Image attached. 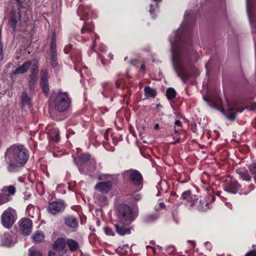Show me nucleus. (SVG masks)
I'll list each match as a JSON object with an SVG mask.
<instances>
[{
  "label": "nucleus",
  "mask_w": 256,
  "mask_h": 256,
  "mask_svg": "<svg viewBox=\"0 0 256 256\" xmlns=\"http://www.w3.org/2000/svg\"><path fill=\"white\" fill-rule=\"evenodd\" d=\"M4 158L8 170L16 172L27 162L28 151L22 145H12L7 148Z\"/></svg>",
  "instance_id": "f257e3e1"
},
{
  "label": "nucleus",
  "mask_w": 256,
  "mask_h": 256,
  "mask_svg": "<svg viewBox=\"0 0 256 256\" xmlns=\"http://www.w3.org/2000/svg\"><path fill=\"white\" fill-rule=\"evenodd\" d=\"M182 32L181 29L178 30L174 34V40L170 38V42L172 44L174 68L177 72L178 76L184 80L187 78V76L185 75V73L181 66L185 56L184 48L182 45L183 40L181 36V33Z\"/></svg>",
  "instance_id": "f03ea898"
},
{
  "label": "nucleus",
  "mask_w": 256,
  "mask_h": 256,
  "mask_svg": "<svg viewBox=\"0 0 256 256\" xmlns=\"http://www.w3.org/2000/svg\"><path fill=\"white\" fill-rule=\"evenodd\" d=\"M120 222L115 226L116 232L121 236L130 234V230L126 226L129 225L138 216V210L132 209L126 204H121L118 208Z\"/></svg>",
  "instance_id": "7ed1b4c3"
},
{
  "label": "nucleus",
  "mask_w": 256,
  "mask_h": 256,
  "mask_svg": "<svg viewBox=\"0 0 256 256\" xmlns=\"http://www.w3.org/2000/svg\"><path fill=\"white\" fill-rule=\"evenodd\" d=\"M70 99L66 92L59 90L54 99V108L60 112H64L69 106Z\"/></svg>",
  "instance_id": "20e7f679"
},
{
  "label": "nucleus",
  "mask_w": 256,
  "mask_h": 256,
  "mask_svg": "<svg viewBox=\"0 0 256 256\" xmlns=\"http://www.w3.org/2000/svg\"><path fill=\"white\" fill-rule=\"evenodd\" d=\"M2 225L8 228H10L16 219V214L14 210L8 208L6 210L1 216Z\"/></svg>",
  "instance_id": "39448f33"
},
{
  "label": "nucleus",
  "mask_w": 256,
  "mask_h": 256,
  "mask_svg": "<svg viewBox=\"0 0 256 256\" xmlns=\"http://www.w3.org/2000/svg\"><path fill=\"white\" fill-rule=\"evenodd\" d=\"M122 174L124 178L128 179L134 185L138 186L142 182V174L136 170H128L125 171Z\"/></svg>",
  "instance_id": "423d86ee"
},
{
  "label": "nucleus",
  "mask_w": 256,
  "mask_h": 256,
  "mask_svg": "<svg viewBox=\"0 0 256 256\" xmlns=\"http://www.w3.org/2000/svg\"><path fill=\"white\" fill-rule=\"evenodd\" d=\"M32 222L28 218H24L21 220L20 224V232L25 236L29 235L32 230Z\"/></svg>",
  "instance_id": "0eeeda50"
},
{
  "label": "nucleus",
  "mask_w": 256,
  "mask_h": 256,
  "mask_svg": "<svg viewBox=\"0 0 256 256\" xmlns=\"http://www.w3.org/2000/svg\"><path fill=\"white\" fill-rule=\"evenodd\" d=\"M64 208L65 204L63 202L54 201L49 204L48 210L49 213L55 214L63 211Z\"/></svg>",
  "instance_id": "6e6552de"
},
{
  "label": "nucleus",
  "mask_w": 256,
  "mask_h": 256,
  "mask_svg": "<svg viewBox=\"0 0 256 256\" xmlns=\"http://www.w3.org/2000/svg\"><path fill=\"white\" fill-rule=\"evenodd\" d=\"M182 200L185 201V204L190 207L194 205L198 200V198L196 195H193L189 190L184 192L181 196Z\"/></svg>",
  "instance_id": "1a4fd4ad"
},
{
  "label": "nucleus",
  "mask_w": 256,
  "mask_h": 256,
  "mask_svg": "<svg viewBox=\"0 0 256 256\" xmlns=\"http://www.w3.org/2000/svg\"><path fill=\"white\" fill-rule=\"evenodd\" d=\"M240 186L234 180L230 178L226 180V183L224 186L225 191L232 194H236Z\"/></svg>",
  "instance_id": "9d476101"
},
{
  "label": "nucleus",
  "mask_w": 256,
  "mask_h": 256,
  "mask_svg": "<svg viewBox=\"0 0 256 256\" xmlns=\"http://www.w3.org/2000/svg\"><path fill=\"white\" fill-rule=\"evenodd\" d=\"M40 86L43 92L45 94L49 92V88L48 81V72L46 70H43L40 72Z\"/></svg>",
  "instance_id": "9b49d317"
},
{
  "label": "nucleus",
  "mask_w": 256,
  "mask_h": 256,
  "mask_svg": "<svg viewBox=\"0 0 256 256\" xmlns=\"http://www.w3.org/2000/svg\"><path fill=\"white\" fill-rule=\"evenodd\" d=\"M95 189L102 193H107L112 188V183L110 181L100 182L95 186Z\"/></svg>",
  "instance_id": "f8f14e48"
},
{
  "label": "nucleus",
  "mask_w": 256,
  "mask_h": 256,
  "mask_svg": "<svg viewBox=\"0 0 256 256\" xmlns=\"http://www.w3.org/2000/svg\"><path fill=\"white\" fill-rule=\"evenodd\" d=\"M38 69L36 67L33 68L30 70V89L31 92L34 90V84L37 80L36 74H38Z\"/></svg>",
  "instance_id": "ddd939ff"
},
{
  "label": "nucleus",
  "mask_w": 256,
  "mask_h": 256,
  "mask_svg": "<svg viewBox=\"0 0 256 256\" xmlns=\"http://www.w3.org/2000/svg\"><path fill=\"white\" fill-rule=\"evenodd\" d=\"M32 62L30 61H26L24 62L22 66L18 67L14 72V74H22L28 71L30 68Z\"/></svg>",
  "instance_id": "4468645a"
},
{
  "label": "nucleus",
  "mask_w": 256,
  "mask_h": 256,
  "mask_svg": "<svg viewBox=\"0 0 256 256\" xmlns=\"http://www.w3.org/2000/svg\"><path fill=\"white\" fill-rule=\"evenodd\" d=\"M65 224L69 228H74L78 226L77 220L72 216H68L64 218Z\"/></svg>",
  "instance_id": "2eb2a0df"
},
{
  "label": "nucleus",
  "mask_w": 256,
  "mask_h": 256,
  "mask_svg": "<svg viewBox=\"0 0 256 256\" xmlns=\"http://www.w3.org/2000/svg\"><path fill=\"white\" fill-rule=\"evenodd\" d=\"M236 172L242 180H245L248 182L250 181L251 177L249 175L246 168H240L236 170Z\"/></svg>",
  "instance_id": "dca6fc26"
},
{
  "label": "nucleus",
  "mask_w": 256,
  "mask_h": 256,
  "mask_svg": "<svg viewBox=\"0 0 256 256\" xmlns=\"http://www.w3.org/2000/svg\"><path fill=\"white\" fill-rule=\"evenodd\" d=\"M0 239L3 246H10L12 244V237L8 234L2 235Z\"/></svg>",
  "instance_id": "f3484780"
},
{
  "label": "nucleus",
  "mask_w": 256,
  "mask_h": 256,
  "mask_svg": "<svg viewBox=\"0 0 256 256\" xmlns=\"http://www.w3.org/2000/svg\"><path fill=\"white\" fill-rule=\"evenodd\" d=\"M66 242L62 238H58L54 244V248L57 250H62L66 246Z\"/></svg>",
  "instance_id": "a211bd4d"
},
{
  "label": "nucleus",
  "mask_w": 256,
  "mask_h": 256,
  "mask_svg": "<svg viewBox=\"0 0 256 256\" xmlns=\"http://www.w3.org/2000/svg\"><path fill=\"white\" fill-rule=\"evenodd\" d=\"M22 108L27 106L28 108L31 107V100L30 98L28 96L27 94L24 92L22 95Z\"/></svg>",
  "instance_id": "6ab92c4d"
},
{
  "label": "nucleus",
  "mask_w": 256,
  "mask_h": 256,
  "mask_svg": "<svg viewBox=\"0 0 256 256\" xmlns=\"http://www.w3.org/2000/svg\"><path fill=\"white\" fill-rule=\"evenodd\" d=\"M50 138L54 142H58L60 140V132L56 128L52 129L50 132H48Z\"/></svg>",
  "instance_id": "aec40b11"
},
{
  "label": "nucleus",
  "mask_w": 256,
  "mask_h": 256,
  "mask_svg": "<svg viewBox=\"0 0 256 256\" xmlns=\"http://www.w3.org/2000/svg\"><path fill=\"white\" fill-rule=\"evenodd\" d=\"M67 244L71 252L76 251L79 248L78 243L72 239L68 240Z\"/></svg>",
  "instance_id": "412c9836"
},
{
  "label": "nucleus",
  "mask_w": 256,
  "mask_h": 256,
  "mask_svg": "<svg viewBox=\"0 0 256 256\" xmlns=\"http://www.w3.org/2000/svg\"><path fill=\"white\" fill-rule=\"evenodd\" d=\"M144 91L146 97L154 98L156 94V91L150 86H146L144 89Z\"/></svg>",
  "instance_id": "4be33fe9"
},
{
  "label": "nucleus",
  "mask_w": 256,
  "mask_h": 256,
  "mask_svg": "<svg viewBox=\"0 0 256 256\" xmlns=\"http://www.w3.org/2000/svg\"><path fill=\"white\" fill-rule=\"evenodd\" d=\"M237 112L232 108H228L227 111V118L230 120H234Z\"/></svg>",
  "instance_id": "5701e85b"
},
{
  "label": "nucleus",
  "mask_w": 256,
  "mask_h": 256,
  "mask_svg": "<svg viewBox=\"0 0 256 256\" xmlns=\"http://www.w3.org/2000/svg\"><path fill=\"white\" fill-rule=\"evenodd\" d=\"M10 200V198L9 194L5 192H2L0 194V205L8 202Z\"/></svg>",
  "instance_id": "b1692460"
},
{
  "label": "nucleus",
  "mask_w": 256,
  "mask_h": 256,
  "mask_svg": "<svg viewBox=\"0 0 256 256\" xmlns=\"http://www.w3.org/2000/svg\"><path fill=\"white\" fill-rule=\"evenodd\" d=\"M94 28L93 25L92 24H86L84 26L81 30L82 34H85L86 32L92 33Z\"/></svg>",
  "instance_id": "393cba45"
},
{
  "label": "nucleus",
  "mask_w": 256,
  "mask_h": 256,
  "mask_svg": "<svg viewBox=\"0 0 256 256\" xmlns=\"http://www.w3.org/2000/svg\"><path fill=\"white\" fill-rule=\"evenodd\" d=\"M33 240L35 242H42L44 238V234L41 232H38L32 236Z\"/></svg>",
  "instance_id": "a878e982"
},
{
  "label": "nucleus",
  "mask_w": 256,
  "mask_h": 256,
  "mask_svg": "<svg viewBox=\"0 0 256 256\" xmlns=\"http://www.w3.org/2000/svg\"><path fill=\"white\" fill-rule=\"evenodd\" d=\"M198 208L200 211H204L208 209V203L205 200H200Z\"/></svg>",
  "instance_id": "bb28decb"
},
{
  "label": "nucleus",
  "mask_w": 256,
  "mask_h": 256,
  "mask_svg": "<svg viewBox=\"0 0 256 256\" xmlns=\"http://www.w3.org/2000/svg\"><path fill=\"white\" fill-rule=\"evenodd\" d=\"M166 95L168 100L172 99L176 96V92L173 88H170L166 90Z\"/></svg>",
  "instance_id": "cd10ccee"
},
{
  "label": "nucleus",
  "mask_w": 256,
  "mask_h": 256,
  "mask_svg": "<svg viewBox=\"0 0 256 256\" xmlns=\"http://www.w3.org/2000/svg\"><path fill=\"white\" fill-rule=\"evenodd\" d=\"M2 192H8L10 195H14L16 191V188L14 186H9L2 188Z\"/></svg>",
  "instance_id": "c85d7f7f"
},
{
  "label": "nucleus",
  "mask_w": 256,
  "mask_h": 256,
  "mask_svg": "<svg viewBox=\"0 0 256 256\" xmlns=\"http://www.w3.org/2000/svg\"><path fill=\"white\" fill-rule=\"evenodd\" d=\"M84 7L82 6H80L78 10V14L81 17V20H84V18L87 16L88 12L84 10Z\"/></svg>",
  "instance_id": "c756f323"
},
{
  "label": "nucleus",
  "mask_w": 256,
  "mask_h": 256,
  "mask_svg": "<svg viewBox=\"0 0 256 256\" xmlns=\"http://www.w3.org/2000/svg\"><path fill=\"white\" fill-rule=\"evenodd\" d=\"M18 20L14 16L10 18V19L9 20L8 24L9 25L13 28V30H14L16 26Z\"/></svg>",
  "instance_id": "7c9ffc66"
},
{
  "label": "nucleus",
  "mask_w": 256,
  "mask_h": 256,
  "mask_svg": "<svg viewBox=\"0 0 256 256\" xmlns=\"http://www.w3.org/2000/svg\"><path fill=\"white\" fill-rule=\"evenodd\" d=\"M249 170L252 174L254 175V180L256 182V164H252L249 167Z\"/></svg>",
  "instance_id": "2f4dec72"
},
{
  "label": "nucleus",
  "mask_w": 256,
  "mask_h": 256,
  "mask_svg": "<svg viewBox=\"0 0 256 256\" xmlns=\"http://www.w3.org/2000/svg\"><path fill=\"white\" fill-rule=\"evenodd\" d=\"M158 218V216L156 214L148 215L146 218V220L148 222H151Z\"/></svg>",
  "instance_id": "473e14b6"
},
{
  "label": "nucleus",
  "mask_w": 256,
  "mask_h": 256,
  "mask_svg": "<svg viewBox=\"0 0 256 256\" xmlns=\"http://www.w3.org/2000/svg\"><path fill=\"white\" fill-rule=\"evenodd\" d=\"M90 156L88 154H84L80 156V159L82 162H85L90 160Z\"/></svg>",
  "instance_id": "72a5a7b5"
},
{
  "label": "nucleus",
  "mask_w": 256,
  "mask_h": 256,
  "mask_svg": "<svg viewBox=\"0 0 256 256\" xmlns=\"http://www.w3.org/2000/svg\"><path fill=\"white\" fill-rule=\"evenodd\" d=\"M1 34H2V30L0 29V59L2 60L3 58H4V56H3L2 44L1 43Z\"/></svg>",
  "instance_id": "f704fd0d"
},
{
  "label": "nucleus",
  "mask_w": 256,
  "mask_h": 256,
  "mask_svg": "<svg viewBox=\"0 0 256 256\" xmlns=\"http://www.w3.org/2000/svg\"><path fill=\"white\" fill-rule=\"evenodd\" d=\"M104 230L106 235H109V236H114V232L110 228H104Z\"/></svg>",
  "instance_id": "c9c22d12"
},
{
  "label": "nucleus",
  "mask_w": 256,
  "mask_h": 256,
  "mask_svg": "<svg viewBox=\"0 0 256 256\" xmlns=\"http://www.w3.org/2000/svg\"><path fill=\"white\" fill-rule=\"evenodd\" d=\"M50 62L52 66L53 67H56L58 65L56 56L52 58V56H50Z\"/></svg>",
  "instance_id": "e433bc0d"
},
{
  "label": "nucleus",
  "mask_w": 256,
  "mask_h": 256,
  "mask_svg": "<svg viewBox=\"0 0 256 256\" xmlns=\"http://www.w3.org/2000/svg\"><path fill=\"white\" fill-rule=\"evenodd\" d=\"M91 36L92 38H94V40L93 41V42H92V49H94V47L95 46V41H96V40L98 38V36L97 34H95V33H92V34L91 35Z\"/></svg>",
  "instance_id": "4c0bfd02"
},
{
  "label": "nucleus",
  "mask_w": 256,
  "mask_h": 256,
  "mask_svg": "<svg viewBox=\"0 0 256 256\" xmlns=\"http://www.w3.org/2000/svg\"><path fill=\"white\" fill-rule=\"evenodd\" d=\"M30 256H42V255L40 252L34 250L30 252Z\"/></svg>",
  "instance_id": "58836bf2"
},
{
  "label": "nucleus",
  "mask_w": 256,
  "mask_h": 256,
  "mask_svg": "<svg viewBox=\"0 0 256 256\" xmlns=\"http://www.w3.org/2000/svg\"><path fill=\"white\" fill-rule=\"evenodd\" d=\"M245 256H256V250L249 251Z\"/></svg>",
  "instance_id": "ea45409f"
},
{
  "label": "nucleus",
  "mask_w": 256,
  "mask_h": 256,
  "mask_svg": "<svg viewBox=\"0 0 256 256\" xmlns=\"http://www.w3.org/2000/svg\"><path fill=\"white\" fill-rule=\"evenodd\" d=\"M50 52L52 58L56 56V48H50Z\"/></svg>",
  "instance_id": "a19ab883"
},
{
  "label": "nucleus",
  "mask_w": 256,
  "mask_h": 256,
  "mask_svg": "<svg viewBox=\"0 0 256 256\" xmlns=\"http://www.w3.org/2000/svg\"><path fill=\"white\" fill-rule=\"evenodd\" d=\"M165 208V205L163 202H160L158 204V208L156 210L164 209Z\"/></svg>",
  "instance_id": "79ce46f5"
},
{
  "label": "nucleus",
  "mask_w": 256,
  "mask_h": 256,
  "mask_svg": "<svg viewBox=\"0 0 256 256\" xmlns=\"http://www.w3.org/2000/svg\"><path fill=\"white\" fill-rule=\"evenodd\" d=\"M174 124L176 126H178V127H181L182 126V122H180V120H176L175 122H174Z\"/></svg>",
  "instance_id": "37998d69"
},
{
  "label": "nucleus",
  "mask_w": 256,
  "mask_h": 256,
  "mask_svg": "<svg viewBox=\"0 0 256 256\" xmlns=\"http://www.w3.org/2000/svg\"><path fill=\"white\" fill-rule=\"evenodd\" d=\"M134 198L136 200H139L141 198V196L140 194H137L134 196Z\"/></svg>",
  "instance_id": "c03bdc74"
},
{
  "label": "nucleus",
  "mask_w": 256,
  "mask_h": 256,
  "mask_svg": "<svg viewBox=\"0 0 256 256\" xmlns=\"http://www.w3.org/2000/svg\"><path fill=\"white\" fill-rule=\"evenodd\" d=\"M50 48H56V44L55 42L52 41L50 44Z\"/></svg>",
  "instance_id": "a18cd8bd"
},
{
  "label": "nucleus",
  "mask_w": 256,
  "mask_h": 256,
  "mask_svg": "<svg viewBox=\"0 0 256 256\" xmlns=\"http://www.w3.org/2000/svg\"><path fill=\"white\" fill-rule=\"evenodd\" d=\"M150 13L151 14H152L154 13V9L152 8V4L150 5Z\"/></svg>",
  "instance_id": "49530a36"
},
{
  "label": "nucleus",
  "mask_w": 256,
  "mask_h": 256,
  "mask_svg": "<svg viewBox=\"0 0 256 256\" xmlns=\"http://www.w3.org/2000/svg\"><path fill=\"white\" fill-rule=\"evenodd\" d=\"M159 128H160L159 124H156L155 126H154V130H158V129H159Z\"/></svg>",
  "instance_id": "de8ad7c7"
},
{
  "label": "nucleus",
  "mask_w": 256,
  "mask_h": 256,
  "mask_svg": "<svg viewBox=\"0 0 256 256\" xmlns=\"http://www.w3.org/2000/svg\"><path fill=\"white\" fill-rule=\"evenodd\" d=\"M49 256H56V254H54V252H49Z\"/></svg>",
  "instance_id": "09e8293b"
},
{
  "label": "nucleus",
  "mask_w": 256,
  "mask_h": 256,
  "mask_svg": "<svg viewBox=\"0 0 256 256\" xmlns=\"http://www.w3.org/2000/svg\"><path fill=\"white\" fill-rule=\"evenodd\" d=\"M140 69L142 70H145V66L144 64H142L140 66Z\"/></svg>",
  "instance_id": "8fccbe9b"
},
{
  "label": "nucleus",
  "mask_w": 256,
  "mask_h": 256,
  "mask_svg": "<svg viewBox=\"0 0 256 256\" xmlns=\"http://www.w3.org/2000/svg\"><path fill=\"white\" fill-rule=\"evenodd\" d=\"M108 57H109L111 60H113V58H114V56H113L112 54H108Z\"/></svg>",
  "instance_id": "3c124183"
},
{
  "label": "nucleus",
  "mask_w": 256,
  "mask_h": 256,
  "mask_svg": "<svg viewBox=\"0 0 256 256\" xmlns=\"http://www.w3.org/2000/svg\"><path fill=\"white\" fill-rule=\"evenodd\" d=\"M179 140H180L179 139L177 140L174 142L173 143V144H176L178 142Z\"/></svg>",
  "instance_id": "603ef678"
},
{
  "label": "nucleus",
  "mask_w": 256,
  "mask_h": 256,
  "mask_svg": "<svg viewBox=\"0 0 256 256\" xmlns=\"http://www.w3.org/2000/svg\"><path fill=\"white\" fill-rule=\"evenodd\" d=\"M190 14V12H185V16H186L187 15H188Z\"/></svg>",
  "instance_id": "864d4df0"
},
{
  "label": "nucleus",
  "mask_w": 256,
  "mask_h": 256,
  "mask_svg": "<svg viewBox=\"0 0 256 256\" xmlns=\"http://www.w3.org/2000/svg\"><path fill=\"white\" fill-rule=\"evenodd\" d=\"M102 200H104V201L106 200V197L102 196Z\"/></svg>",
  "instance_id": "5fc2aeb1"
},
{
  "label": "nucleus",
  "mask_w": 256,
  "mask_h": 256,
  "mask_svg": "<svg viewBox=\"0 0 256 256\" xmlns=\"http://www.w3.org/2000/svg\"><path fill=\"white\" fill-rule=\"evenodd\" d=\"M154 2H160L161 0H152Z\"/></svg>",
  "instance_id": "6e6d98bb"
},
{
  "label": "nucleus",
  "mask_w": 256,
  "mask_h": 256,
  "mask_svg": "<svg viewBox=\"0 0 256 256\" xmlns=\"http://www.w3.org/2000/svg\"><path fill=\"white\" fill-rule=\"evenodd\" d=\"M18 3H19L20 2V0H16Z\"/></svg>",
  "instance_id": "4d7b16f0"
},
{
  "label": "nucleus",
  "mask_w": 256,
  "mask_h": 256,
  "mask_svg": "<svg viewBox=\"0 0 256 256\" xmlns=\"http://www.w3.org/2000/svg\"><path fill=\"white\" fill-rule=\"evenodd\" d=\"M175 132H178V131L176 130V129H175Z\"/></svg>",
  "instance_id": "13d9d810"
},
{
  "label": "nucleus",
  "mask_w": 256,
  "mask_h": 256,
  "mask_svg": "<svg viewBox=\"0 0 256 256\" xmlns=\"http://www.w3.org/2000/svg\"><path fill=\"white\" fill-rule=\"evenodd\" d=\"M248 1V0H247V2Z\"/></svg>",
  "instance_id": "bf43d9fd"
}]
</instances>
